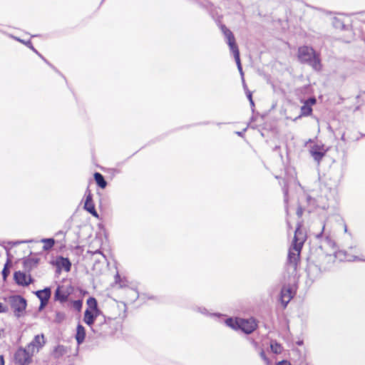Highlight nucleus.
<instances>
[{"mask_svg":"<svg viewBox=\"0 0 365 365\" xmlns=\"http://www.w3.org/2000/svg\"><path fill=\"white\" fill-rule=\"evenodd\" d=\"M243 86H244L245 89L246 90L247 97V98L249 99V101H250V100L252 99V93L249 90H247V86H246V85L245 83H244Z\"/></svg>","mask_w":365,"mask_h":365,"instance_id":"34","label":"nucleus"},{"mask_svg":"<svg viewBox=\"0 0 365 365\" xmlns=\"http://www.w3.org/2000/svg\"><path fill=\"white\" fill-rule=\"evenodd\" d=\"M298 58L302 63H307L315 71L321 69L320 59L312 47L304 46L298 49Z\"/></svg>","mask_w":365,"mask_h":365,"instance_id":"2","label":"nucleus"},{"mask_svg":"<svg viewBox=\"0 0 365 365\" xmlns=\"http://www.w3.org/2000/svg\"><path fill=\"white\" fill-rule=\"evenodd\" d=\"M41 242L44 244L43 246V251L50 250L55 245V240L53 238H43Z\"/></svg>","mask_w":365,"mask_h":365,"instance_id":"18","label":"nucleus"},{"mask_svg":"<svg viewBox=\"0 0 365 365\" xmlns=\"http://www.w3.org/2000/svg\"><path fill=\"white\" fill-rule=\"evenodd\" d=\"M86 337L85 328L81 324H78L76 328V339L78 345L81 344Z\"/></svg>","mask_w":365,"mask_h":365,"instance_id":"15","label":"nucleus"},{"mask_svg":"<svg viewBox=\"0 0 365 365\" xmlns=\"http://www.w3.org/2000/svg\"><path fill=\"white\" fill-rule=\"evenodd\" d=\"M93 312V314L95 316V318L96 319L98 316H99L101 314V311L97 307L96 309L91 310Z\"/></svg>","mask_w":365,"mask_h":365,"instance_id":"36","label":"nucleus"},{"mask_svg":"<svg viewBox=\"0 0 365 365\" xmlns=\"http://www.w3.org/2000/svg\"><path fill=\"white\" fill-rule=\"evenodd\" d=\"M344 231L345 232H347V227H346V225L344 226Z\"/></svg>","mask_w":365,"mask_h":365,"instance_id":"45","label":"nucleus"},{"mask_svg":"<svg viewBox=\"0 0 365 365\" xmlns=\"http://www.w3.org/2000/svg\"><path fill=\"white\" fill-rule=\"evenodd\" d=\"M94 179L96 182V184L101 187V188H105L107 185V182L105 180L103 175L101 174L100 173H94Z\"/></svg>","mask_w":365,"mask_h":365,"instance_id":"17","label":"nucleus"},{"mask_svg":"<svg viewBox=\"0 0 365 365\" xmlns=\"http://www.w3.org/2000/svg\"><path fill=\"white\" fill-rule=\"evenodd\" d=\"M292 298L290 288L283 287L280 292V302L285 308Z\"/></svg>","mask_w":365,"mask_h":365,"instance_id":"11","label":"nucleus"},{"mask_svg":"<svg viewBox=\"0 0 365 365\" xmlns=\"http://www.w3.org/2000/svg\"><path fill=\"white\" fill-rule=\"evenodd\" d=\"M66 352V348L63 345H58L54 348L53 355L55 358H59Z\"/></svg>","mask_w":365,"mask_h":365,"instance_id":"21","label":"nucleus"},{"mask_svg":"<svg viewBox=\"0 0 365 365\" xmlns=\"http://www.w3.org/2000/svg\"><path fill=\"white\" fill-rule=\"evenodd\" d=\"M303 214V209L301 206H299L297 210V215L298 217H301Z\"/></svg>","mask_w":365,"mask_h":365,"instance_id":"37","label":"nucleus"},{"mask_svg":"<svg viewBox=\"0 0 365 365\" xmlns=\"http://www.w3.org/2000/svg\"><path fill=\"white\" fill-rule=\"evenodd\" d=\"M46 344L44 335L43 334H38L34 336L33 340L26 346L34 354L42 348Z\"/></svg>","mask_w":365,"mask_h":365,"instance_id":"5","label":"nucleus"},{"mask_svg":"<svg viewBox=\"0 0 365 365\" xmlns=\"http://www.w3.org/2000/svg\"><path fill=\"white\" fill-rule=\"evenodd\" d=\"M307 200L309 203H313V205L314 204V200L309 195L307 197Z\"/></svg>","mask_w":365,"mask_h":365,"instance_id":"40","label":"nucleus"},{"mask_svg":"<svg viewBox=\"0 0 365 365\" xmlns=\"http://www.w3.org/2000/svg\"><path fill=\"white\" fill-rule=\"evenodd\" d=\"M199 311H200L201 313L204 314H207V310H206L205 308H203V309L200 308V309H199Z\"/></svg>","mask_w":365,"mask_h":365,"instance_id":"43","label":"nucleus"},{"mask_svg":"<svg viewBox=\"0 0 365 365\" xmlns=\"http://www.w3.org/2000/svg\"><path fill=\"white\" fill-rule=\"evenodd\" d=\"M56 264L58 269H63L66 272H69L71 268V262L69 259L62 256L57 257Z\"/></svg>","mask_w":365,"mask_h":365,"instance_id":"12","label":"nucleus"},{"mask_svg":"<svg viewBox=\"0 0 365 365\" xmlns=\"http://www.w3.org/2000/svg\"><path fill=\"white\" fill-rule=\"evenodd\" d=\"M82 304H83V302H82V300H80V299L75 300L73 302V307H74V309H76L78 311H80L81 309Z\"/></svg>","mask_w":365,"mask_h":365,"instance_id":"29","label":"nucleus"},{"mask_svg":"<svg viewBox=\"0 0 365 365\" xmlns=\"http://www.w3.org/2000/svg\"><path fill=\"white\" fill-rule=\"evenodd\" d=\"M276 365H291L290 362L287 360H282L276 364Z\"/></svg>","mask_w":365,"mask_h":365,"instance_id":"38","label":"nucleus"},{"mask_svg":"<svg viewBox=\"0 0 365 365\" xmlns=\"http://www.w3.org/2000/svg\"><path fill=\"white\" fill-rule=\"evenodd\" d=\"M312 113V108L309 106V105H307L305 103L301 107V115L303 116H309Z\"/></svg>","mask_w":365,"mask_h":365,"instance_id":"23","label":"nucleus"},{"mask_svg":"<svg viewBox=\"0 0 365 365\" xmlns=\"http://www.w3.org/2000/svg\"><path fill=\"white\" fill-rule=\"evenodd\" d=\"M304 242V235L300 229L297 227L294 232L292 246L289 250L287 259L288 264L292 267L294 270H296L297 269V263L299 259V254Z\"/></svg>","mask_w":365,"mask_h":365,"instance_id":"1","label":"nucleus"},{"mask_svg":"<svg viewBox=\"0 0 365 365\" xmlns=\"http://www.w3.org/2000/svg\"><path fill=\"white\" fill-rule=\"evenodd\" d=\"M232 53H233V55H234V57H235V61H236V63L237 66L238 71L242 76V80L244 81V78H243L244 73H243L241 62H240V51H239V50H237V51H233Z\"/></svg>","mask_w":365,"mask_h":365,"instance_id":"22","label":"nucleus"},{"mask_svg":"<svg viewBox=\"0 0 365 365\" xmlns=\"http://www.w3.org/2000/svg\"><path fill=\"white\" fill-rule=\"evenodd\" d=\"M221 31L226 38L227 43L232 52L239 50L232 32L225 25L221 26Z\"/></svg>","mask_w":365,"mask_h":365,"instance_id":"6","label":"nucleus"},{"mask_svg":"<svg viewBox=\"0 0 365 365\" xmlns=\"http://www.w3.org/2000/svg\"><path fill=\"white\" fill-rule=\"evenodd\" d=\"M6 312L7 309L0 302V313H6Z\"/></svg>","mask_w":365,"mask_h":365,"instance_id":"39","label":"nucleus"},{"mask_svg":"<svg viewBox=\"0 0 365 365\" xmlns=\"http://www.w3.org/2000/svg\"><path fill=\"white\" fill-rule=\"evenodd\" d=\"M307 105H309L310 107H312L313 105H314L317 103V100L314 97H311L308 98L304 102Z\"/></svg>","mask_w":365,"mask_h":365,"instance_id":"31","label":"nucleus"},{"mask_svg":"<svg viewBox=\"0 0 365 365\" xmlns=\"http://www.w3.org/2000/svg\"><path fill=\"white\" fill-rule=\"evenodd\" d=\"M70 292L68 289L64 286H58L55 291L54 299L61 303L66 302L68 300Z\"/></svg>","mask_w":365,"mask_h":365,"instance_id":"10","label":"nucleus"},{"mask_svg":"<svg viewBox=\"0 0 365 365\" xmlns=\"http://www.w3.org/2000/svg\"><path fill=\"white\" fill-rule=\"evenodd\" d=\"M257 327V325L253 319H241L240 324H237V327L247 334L252 333L256 329Z\"/></svg>","mask_w":365,"mask_h":365,"instance_id":"7","label":"nucleus"},{"mask_svg":"<svg viewBox=\"0 0 365 365\" xmlns=\"http://www.w3.org/2000/svg\"><path fill=\"white\" fill-rule=\"evenodd\" d=\"M270 349H271V351L274 354H281L282 352V351H283V346H282V344H280L279 343H278L275 340H272L271 341V342H270Z\"/></svg>","mask_w":365,"mask_h":365,"instance_id":"19","label":"nucleus"},{"mask_svg":"<svg viewBox=\"0 0 365 365\" xmlns=\"http://www.w3.org/2000/svg\"><path fill=\"white\" fill-rule=\"evenodd\" d=\"M225 324L233 329H237V324H240V322L234 321L232 318H227L225 320Z\"/></svg>","mask_w":365,"mask_h":365,"instance_id":"27","label":"nucleus"},{"mask_svg":"<svg viewBox=\"0 0 365 365\" xmlns=\"http://www.w3.org/2000/svg\"><path fill=\"white\" fill-rule=\"evenodd\" d=\"M14 278L16 283L21 286H28L33 282V279L30 275L27 277L25 273L20 271L15 272Z\"/></svg>","mask_w":365,"mask_h":365,"instance_id":"8","label":"nucleus"},{"mask_svg":"<svg viewBox=\"0 0 365 365\" xmlns=\"http://www.w3.org/2000/svg\"><path fill=\"white\" fill-rule=\"evenodd\" d=\"M310 153L314 160L318 163L323 158L324 156V153L319 150L318 148H312L310 150Z\"/></svg>","mask_w":365,"mask_h":365,"instance_id":"20","label":"nucleus"},{"mask_svg":"<svg viewBox=\"0 0 365 365\" xmlns=\"http://www.w3.org/2000/svg\"><path fill=\"white\" fill-rule=\"evenodd\" d=\"M34 353L29 350V348H19L14 354L16 364L19 365H27L31 361Z\"/></svg>","mask_w":365,"mask_h":365,"instance_id":"4","label":"nucleus"},{"mask_svg":"<svg viewBox=\"0 0 365 365\" xmlns=\"http://www.w3.org/2000/svg\"><path fill=\"white\" fill-rule=\"evenodd\" d=\"M9 302L14 315L18 318L23 316L27 306L26 299L21 295H14L10 297Z\"/></svg>","mask_w":365,"mask_h":365,"instance_id":"3","label":"nucleus"},{"mask_svg":"<svg viewBox=\"0 0 365 365\" xmlns=\"http://www.w3.org/2000/svg\"><path fill=\"white\" fill-rule=\"evenodd\" d=\"M87 304H88L90 310H93V309H96L97 310L98 302H97V300L96 299V298H94V297H89L87 299Z\"/></svg>","mask_w":365,"mask_h":365,"instance_id":"25","label":"nucleus"},{"mask_svg":"<svg viewBox=\"0 0 365 365\" xmlns=\"http://www.w3.org/2000/svg\"><path fill=\"white\" fill-rule=\"evenodd\" d=\"M282 183H283V187H282V191H283V193H284V202L287 204V201H288V186H287V182L285 181V180H282Z\"/></svg>","mask_w":365,"mask_h":365,"instance_id":"26","label":"nucleus"},{"mask_svg":"<svg viewBox=\"0 0 365 365\" xmlns=\"http://www.w3.org/2000/svg\"><path fill=\"white\" fill-rule=\"evenodd\" d=\"M0 365H4V360L2 355H0Z\"/></svg>","mask_w":365,"mask_h":365,"instance_id":"41","label":"nucleus"},{"mask_svg":"<svg viewBox=\"0 0 365 365\" xmlns=\"http://www.w3.org/2000/svg\"><path fill=\"white\" fill-rule=\"evenodd\" d=\"M22 43H24L25 45H26L28 47H29L34 52L37 53L42 59H43V61L45 62H46L48 64H49L48 62H47V61L34 48V46H32L31 42L30 41H22Z\"/></svg>","mask_w":365,"mask_h":365,"instance_id":"28","label":"nucleus"},{"mask_svg":"<svg viewBox=\"0 0 365 365\" xmlns=\"http://www.w3.org/2000/svg\"><path fill=\"white\" fill-rule=\"evenodd\" d=\"M324 228H325V224L322 223V230H321V231L316 235V237L317 239H320V238H322L323 237Z\"/></svg>","mask_w":365,"mask_h":365,"instance_id":"32","label":"nucleus"},{"mask_svg":"<svg viewBox=\"0 0 365 365\" xmlns=\"http://www.w3.org/2000/svg\"><path fill=\"white\" fill-rule=\"evenodd\" d=\"M246 130L247 129L245 128V129H244L243 131H237V132H236V134L238 135L239 136H242L243 132H245Z\"/></svg>","mask_w":365,"mask_h":365,"instance_id":"42","label":"nucleus"},{"mask_svg":"<svg viewBox=\"0 0 365 365\" xmlns=\"http://www.w3.org/2000/svg\"><path fill=\"white\" fill-rule=\"evenodd\" d=\"M260 357L266 362L269 363V359L267 357L265 352L262 350L259 353Z\"/></svg>","mask_w":365,"mask_h":365,"instance_id":"33","label":"nucleus"},{"mask_svg":"<svg viewBox=\"0 0 365 365\" xmlns=\"http://www.w3.org/2000/svg\"><path fill=\"white\" fill-rule=\"evenodd\" d=\"M84 209L87 210L89 213H91L94 217H98V213L95 209L94 204L92 200V195L89 192L86 196V199L84 204Z\"/></svg>","mask_w":365,"mask_h":365,"instance_id":"13","label":"nucleus"},{"mask_svg":"<svg viewBox=\"0 0 365 365\" xmlns=\"http://www.w3.org/2000/svg\"><path fill=\"white\" fill-rule=\"evenodd\" d=\"M96 320L95 316L93 314V312L89 309H87L84 312L83 321L84 322L88 325L91 326L93 324Z\"/></svg>","mask_w":365,"mask_h":365,"instance_id":"16","label":"nucleus"},{"mask_svg":"<svg viewBox=\"0 0 365 365\" xmlns=\"http://www.w3.org/2000/svg\"><path fill=\"white\" fill-rule=\"evenodd\" d=\"M39 262V259L36 257L26 258L24 260V267L28 272H31L32 269L36 267Z\"/></svg>","mask_w":365,"mask_h":365,"instance_id":"14","label":"nucleus"},{"mask_svg":"<svg viewBox=\"0 0 365 365\" xmlns=\"http://www.w3.org/2000/svg\"><path fill=\"white\" fill-rule=\"evenodd\" d=\"M250 103L251 106L253 108L255 106V103L253 101V99L250 100Z\"/></svg>","mask_w":365,"mask_h":365,"instance_id":"44","label":"nucleus"},{"mask_svg":"<svg viewBox=\"0 0 365 365\" xmlns=\"http://www.w3.org/2000/svg\"><path fill=\"white\" fill-rule=\"evenodd\" d=\"M324 241L329 246L333 247L335 245L334 242L331 240L329 235H326Z\"/></svg>","mask_w":365,"mask_h":365,"instance_id":"30","label":"nucleus"},{"mask_svg":"<svg viewBox=\"0 0 365 365\" xmlns=\"http://www.w3.org/2000/svg\"><path fill=\"white\" fill-rule=\"evenodd\" d=\"M10 264H11V260L8 258L6 264H4V267L2 270V272H1L4 279H6L10 273V271H9Z\"/></svg>","mask_w":365,"mask_h":365,"instance_id":"24","label":"nucleus"},{"mask_svg":"<svg viewBox=\"0 0 365 365\" xmlns=\"http://www.w3.org/2000/svg\"><path fill=\"white\" fill-rule=\"evenodd\" d=\"M345 259L347 261L360 260V259L356 256H348L345 257Z\"/></svg>","mask_w":365,"mask_h":365,"instance_id":"35","label":"nucleus"},{"mask_svg":"<svg viewBox=\"0 0 365 365\" xmlns=\"http://www.w3.org/2000/svg\"><path fill=\"white\" fill-rule=\"evenodd\" d=\"M51 290L49 287H46L45 289L42 290H38L36 292V297L40 299L41 301V305L40 309L43 308L44 306H46L51 297Z\"/></svg>","mask_w":365,"mask_h":365,"instance_id":"9","label":"nucleus"}]
</instances>
